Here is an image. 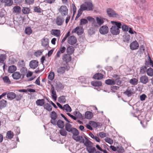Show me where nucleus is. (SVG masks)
Listing matches in <instances>:
<instances>
[{"label": "nucleus", "mask_w": 153, "mask_h": 153, "mask_svg": "<svg viewBox=\"0 0 153 153\" xmlns=\"http://www.w3.org/2000/svg\"><path fill=\"white\" fill-rule=\"evenodd\" d=\"M63 110H65L67 112H71V109L70 106L68 104H65L63 106Z\"/></svg>", "instance_id": "nucleus-34"}, {"label": "nucleus", "mask_w": 153, "mask_h": 153, "mask_svg": "<svg viewBox=\"0 0 153 153\" xmlns=\"http://www.w3.org/2000/svg\"><path fill=\"white\" fill-rule=\"evenodd\" d=\"M105 83L108 85H114L116 84L114 80L113 79H109L105 81Z\"/></svg>", "instance_id": "nucleus-26"}, {"label": "nucleus", "mask_w": 153, "mask_h": 153, "mask_svg": "<svg viewBox=\"0 0 153 153\" xmlns=\"http://www.w3.org/2000/svg\"><path fill=\"white\" fill-rule=\"evenodd\" d=\"M73 135H78L79 134V132L78 130L75 128H73L72 131H71Z\"/></svg>", "instance_id": "nucleus-48"}, {"label": "nucleus", "mask_w": 153, "mask_h": 153, "mask_svg": "<svg viewBox=\"0 0 153 153\" xmlns=\"http://www.w3.org/2000/svg\"><path fill=\"white\" fill-rule=\"evenodd\" d=\"M91 84L94 87H100L102 85V82L99 81H92L91 82Z\"/></svg>", "instance_id": "nucleus-21"}, {"label": "nucleus", "mask_w": 153, "mask_h": 153, "mask_svg": "<svg viewBox=\"0 0 153 153\" xmlns=\"http://www.w3.org/2000/svg\"><path fill=\"white\" fill-rule=\"evenodd\" d=\"M16 97L15 98L16 99V100L18 101L21 100L22 97H23V95L21 94H17V95L16 94Z\"/></svg>", "instance_id": "nucleus-55"}, {"label": "nucleus", "mask_w": 153, "mask_h": 153, "mask_svg": "<svg viewBox=\"0 0 153 153\" xmlns=\"http://www.w3.org/2000/svg\"><path fill=\"white\" fill-rule=\"evenodd\" d=\"M54 77V73L53 72H51L48 76V78L49 79L52 81Z\"/></svg>", "instance_id": "nucleus-51"}, {"label": "nucleus", "mask_w": 153, "mask_h": 153, "mask_svg": "<svg viewBox=\"0 0 153 153\" xmlns=\"http://www.w3.org/2000/svg\"><path fill=\"white\" fill-rule=\"evenodd\" d=\"M50 117L51 119H56L57 117V114L55 111H52L50 114Z\"/></svg>", "instance_id": "nucleus-44"}, {"label": "nucleus", "mask_w": 153, "mask_h": 153, "mask_svg": "<svg viewBox=\"0 0 153 153\" xmlns=\"http://www.w3.org/2000/svg\"><path fill=\"white\" fill-rule=\"evenodd\" d=\"M87 20L85 19H82L80 20V25H85L88 23Z\"/></svg>", "instance_id": "nucleus-57"}, {"label": "nucleus", "mask_w": 153, "mask_h": 153, "mask_svg": "<svg viewBox=\"0 0 153 153\" xmlns=\"http://www.w3.org/2000/svg\"><path fill=\"white\" fill-rule=\"evenodd\" d=\"M140 80V82L143 84H146L149 81L148 77L146 75H143L141 76Z\"/></svg>", "instance_id": "nucleus-10"}, {"label": "nucleus", "mask_w": 153, "mask_h": 153, "mask_svg": "<svg viewBox=\"0 0 153 153\" xmlns=\"http://www.w3.org/2000/svg\"><path fill=\"white\" fill-rule=\"evenodd\" d=\"M87 9V10H92V4L89 2L85 3Z\"/></svg>", "instance_id": "nucleus-36"}, {"label": "nucleus", "mask_w": 153, "mask_h": 153, "mask_svg": "<svg viewBox=\"0 0 153 153\" xmlns=\"http://www.w3.org/2000/svg\"><path fill=\"white\" fill-rule=\"evenodd\" d=\"M107 13L108 16L110 17L119 18V15L111 9L108 8L107 9Z\"/></svg>", "instance_id": "nucleus-2"}, {"label": "nucleus", "mask_w": 153, "mask_h": 153, "mask_svg": "<svg viewBox=\"0 0 153 153\" xmlns=\"http://www.w3.org/2000/svg\"><path fill=\"white\" fill-rule=\"evenodd\" d=\"M105 141L110 144H112L113 143V140L111 138L107 137L105 139Z\"/></svg>", "instance_id": "nucleus-52"}, {"label": "nucleus", "mask_w": 153, "mask_h": 153, "mask_svg": "<svg viewBox=\"0 0 153 153\" xmlns=\"http://www.w3.org/2000/svg\"><path fill=\"white\" fill-rule=\"evenodd\" d=\"M122 28L123 30L124 31H128V26L125 25H123Z\"/></svg>", "instance_id": "nucleus-61"}, {"label": "nucleus", "mask_w": 153, "mask_h": 153, "mask_svg": "<svg viewBox=\"0 0 153 153\" xmlns=\"http://www.w3.org/2000/svg\"><path fill=\"white\" fill-rule=\"evenodd\" d=\"M103 76L104 75L103 74L100 73H98L94 75L93 78L96 79H101L103 78Z\"/></svg>", "instance_id": "nucleus-17"}, {"label": "nucleus", "mask_w": 153, "mask_h": 153, "mask_svg": "<svg viewBox=\"0 0 153 153\" xmlns=\"http://www.w3.org/2000/svg\"><path fill=\"white\" fill-rule=\"evenodd\" d=\"M21 8L19 6H15L13 8V11L14 13H19L21 12Z\"/></svg>", "instance_id": "nucleus-30"}, {"label": "nucleus", "mask_w": 153, "mask_h": 153, "mask_svg": "<svg viewBox=\"0 0 153 153\" xmlns=\"http://www.w3.org/2000/svg\"><path fill=\"white\" fill-rule=\"evenodd\" d=\"M70 69V67L67 64H64L57 69V72L59 75H62L65 71H68Z\"/></svg>", "instance_id": "nucleus-1"}, {"label": "nucleus", "mask_w": 153, "mask_h": 153, "mask_svg": "<svg viewBox=\"0 0 153 153\" xmlns=\"http://www.w3.org/2000/svg\"><path fill=\"white\" fill-rule=\"evenodd\" d=\"M20 72L22 73V75L23 77L22 78H24V76L25 74V73L27 72V68L24 67H23L20 70Z\"/></svg>", "instance_id": "nucleus-50"}, {"label": "nucleus", "mask_w": 153, "mask_h": 153, "mask_svg": "<svg viewBox=\"0 0 153 153\" xmlns=\"http://www.w3.org/2000/svg\"><path fill=\"white\" fill-rule=\"evenodd\" d=\"M124 93L127 95L128 97H131L133 94V92L131 90L127 89L126 91L124 92Z\"/></svg>", "instance_id": "nucleus-45"}, {"label": "nucleus", "mask_w": 153, "mask_h": 153, "mask_svg": "<svg viewBox=\"0 0 153 153\" xmlns=\"http://www.w3.org/2000/svg\"><path fill=\"white\" fill-rule=\"evenodd\" d=\"M14 130V132L16 133V134L18 135L20 133V129L18 127H16Z\"/></svg>", "instance_id": "nucleus-64"}, {"label": "nucleus", "mask_w": 153, "mask_h": 153, "mask_svg": "<svg viewBox=\"0 0 153 153\" xmlns=\"http://www.w3.org/2000/svg\"><path fill=\"white\" fill-rule=\"evenodd\" d=\"M59 12L62 16H65L68 14V9L66 6L62 5L59 8Z\"/></svg>", "instance_id": "nucleus-3"}, {"label": "nucleus", "mask_w": 153, "mask_h": 153, "mask_svg": "<svg viewBox=\"0 0 153 153\" xmlns=\"http://www.w3.org/2000/svg\"><path fill=\"white\" fill-rule=\"evenodd\" d=\"M36 103L38 106H42L45 104V100L44 99L38 100L36 101Z\"/></svg>", "instance_id": "nucleus-20"}, {"label": "nucleus", "mask_w": 153, "mask_h": 153, "mask_svg": "<svg viewBox=\"0 0 153 153\" xmlns=\"http://www.w3.org/2000/svg\"><path fill=\"white\" fill-rule=\"evenodd\" d=\"M111 23L113 25H114L119 29L121 28V24L120 22L114 21H111Z\"/></svg>", "instance_id": "nucleus-37"}, {"label": "nucleus", "mask_w": 153, "mask_h": 153, "mask_svg": "<svg viewBox=\"0 0 153 153\" xmlns=\"http://www.w3.org/2000/svg\"><path fill=\"white\" fill-rule=\"evenodd\" d=\"M62 59L64 61L68 62L71 60V57L69 54H65L63 56Z\"/></svg>", "instance_id": "nucleus-12"}, {"label": "nucleus", "mask_w": 153, "mask_h": 153, "mask_svg": "<svg viewBox=\"0 0 153 153\" xmlns=\"http://www.w3.org/2000/svg\"><path fill=\"white\" fill-rule=\"evenodd\" d=\"M7 102L4 100H2L0 101V109L3 108L6 106Z\"/></svg>", "instance_id": "nucleus-23"}, {"label": "nucleus", "mask_w": 153, "mask_h": 153, "mask_svg": "<svg viewBox=\"0 0 153 153\" xmlns=\"http://www.w3.org/2000/svg\"><path fill=\"white\" fill-rule=\"evenodd\" d=\"M108 31V28L106 26H103L100 27L99 31L101 34H104L107 33Z\"/></svg>", "instance_id": "nucleus-8"}, {"label": "nucleus", "mask_w": 153, "mask_h": 153, "mask_svg": "<svg viewBox=\"0 0 153 153\" xmlns=\"http://www.w3.org/2000/svg\"><path fill=\"white\" fill-rule=\"evenodd\" d=\"M147 75L150 76H153V69L151 68H149L146 71Z\"/></svg>", "instance_id": "nucleus-32"}, {"label": "nucleus", "mask_w": 153, "mask_h": 153, "mask_svg": "<svg viewBox=\"0 0 153 153\" xmlns=\"http://www.w3.org/2000/svg\"><path fill=\"white\" fill-rule=\"evenodd\" d=\"M93 113L91 111H87L85 114V117L88 119H90L93 117Z\"/></svg>", "instance_id": "nucleus-24"}, {"label": "nucleus", "mask_w": 153, "mask_h": 153, "mask_svg": "<svg viewBox=\"0 0 153 153\" xmlns=\"http://www.w3.org/2000/svg\"><path fill=\"white\" fill-rule=\"evenodd\" d=\"M86 150L89 153H94L96 151V149L94 147L86 148Z\"/></svg>", "instance_id": "nucleus-46"}, {"label": "nucleus", "mask_w": 153, "mask_h": 153, "mask_svg": "<svg viewBox=\"0 0 153 153\" xmlns=\"http://www.w3.org/2000/svg\"><path fill=\"white\" fill-rule=\"evenodd\" d=\"M42 45L45 47L48 46L49 40L47 38L44 37L41 40Z\"/></svg>", "instance_id": "nucleus-11"}, {"label": "nucleus", "mask_w": 153, "mask_h": 153, "mask_svg": "<svg viewBox=\"0 0 153 153\" xmlns=\"http://www.w3.org/2000/svg\"><path fill=\"white\" fill-rule=\"evenodd\" d=\"M64 87L62 83L59 82H57L56 85V88L57 89H62Z\"/></svg>", "instance_id": "nucleus-47"}, {"label": "nucleus", "mask_w": 153, "mask_h": 153, "mask_svg": "<svg viewBox=\"0 0 153 153\" xmlns=\"http://www.w3.org/2000/svg\"><path fill=\"white\" fill-rule=\"evenodd\" d=\"M80 7H81L83 11L85 10H87V9L85 3L84 4H81L80 6Z\"/></svg>", "instance_id": "nucleus-62"}, {"label": "nucleus", "mask_w": 153, "mask_h": 153, "mask_svg": "<svg viewBox=\"0 0 153 153\" xmlns=\"http://www.w3.org/2000/svg\"><path fill=\"white\" fill-rule=\"evenodd\" d=\"M51 92L52 94V97L53 99L56 100L57 99V96L56 95V92L55 90V88L54 86L53 85H51Z\"/></svg>", "instance_id": "nucleus-13"}, {"label": "nucleus", "mask_w": 153, "mask_h": 153, "mask_svg": "<svg viewBox=\"0 0 153 153\" xmlns=\"http://www.w3.org/2000/svg\"><path fill=\"white\" fill-rule=\"evenodd\" d=\"M58 101L60 103H65L66 100L65 98V96H62L58 98Z\"/></svg>", "instance_id": "nucleus-41"}, {"label": "nucleus", "mask_w": 153, "mask_h": 153, "mask_svg": "<svg viewBox=\"0 0 153 153\" xmlns=\"http://www.w3.org/2000/svg\"><path fill=\"white\" fill-rule=\"evenodd\" d=\"M33 10L35 12H37L39 13H41L43 10L39 6H36L34 7Z\"/></svg>", "instance_id": "nucleus-38"}, {"label": "nucleus", "mask_w": 153, "mask_h": 153, "mask_svg": "<svg viewBox=\"0 0 153 153\" xmlns=\"http://www.w3.org/2000/svg\"><path fill=\"white\" fill-rule=\"evenodd\" d=\"M12 76L14 79L17 80L21 78V74L19 72H16L13 74Z\"/></svg>", "instance_id": "nucleus-15"}, {"label": "nucleus", "mask_w": 153, "mask_h": 153, "mask_svg": "<svg viewBox=\"0 0 153 153\" xmlns=\"http://www.w3.org/2000/svg\"><path fill=\"white\" fill-rule=\"evenodd\" d=\"M5 59V56L4 55H1L0 56V63H3Z\"/></svg>", "instance_id": "nucleus-63"}, {"label": "nucleus", "mask_w": 153, "mask_h": 153, "mask_svg": "<svg viewBox=\"0 0 153 153\" xmlns=\"http://www.w3.org/2000/svg\"><path fill=\"white\" fill-rule=\"evenodd\" d=\"M130 40V36L129 35H125L124 36L123 41L128 43Z\"/></svg>", "instance_id": "nucleus-42"}, {"label": "nucleus", "mask_w": 153, "mask_h": 153, "mask_svg": "<svg viewBox=\"0 0 153 153\" xmlns=\"http://www.w3.org/2000/svg\"><path fill=\"white\" fill-rule=\"evenodd\" d=\"M147 68L146 66H142L140 68V72L142 74L145 73L147 70Z\"/></svg>", "instance_id": "nucleus-43"}, {"label": "nucleus", "mask_w": 153, "mask_h": 153, "mask_svg": "<svg viewBox=\"0 0 153 153\" xmlns=\"http://www.w3.org/2000/svg\"><path fill=\"white\" fill-rule=\"evenodd\" d=\"M64 21L63 17L61 16H58L56 19V24L58 26L62 25Z\"/></svg>", "instance_id": "nucleus-7"}, {"label": "nucleus", "mask_w": 153, "mask_h": 153, "mask_svg": "<svg viewBox=\"0 0 153 153\" xmlns=\"http://www.w3.org/2000/svg\"><path fill=\"white\" fill-rule=\"evenodd\" d=\"M73 128H72L71 125L68 123H67L65 125V128L67 131L70 132L72 131Z\"/></svg>", "instance_id": "nucleus-27"}, {"label": "nucleus", "mask_w": 153, "mask_h": 153, "mask_svg": "<svg viewBox=\"0 0 153 153\" xmlns=\"http://www.w3.org/2000/svg\"><path fill=\"white\" fill-rule=\"evenodd\" d=\"M7 98L10 100H12L15 98L16 97V94L13 92H9L7 94Z\"/></svg>", "instance_id": "nucleus-16"}, {"label": "nucleus", "mask_w": 153, "mask_h": 153, "mask_svg": "<svg viewBox=\"0 0 153 153\" xmlns=\"http://www.w3.org/2000/svg\"><path fill=\"white\" fill-rule=\"evenodd\" d=\"M110 32L113 35H117L119 34L120 30L116 26H112L110 28Z\"/></svg>", "instance_id": "nucleus-4"}, {"label": "nucleus", "mask_w": 153, "mask_h": 153, "mask_svg": "<svg viewBox=\"0 0 153 153\" xmlns=\"http://www.w3.org/2000/svg\"><path fill=\"white\" fill-rule=\"evenodd\" d=\"M43 107L45 109L49 111H51L52 110V106L48 103L45 104Z\"/></svg>", "instance_id": "nucleus-25"}, {"label": "nucleus", "mask_w": 153, "mask_h": 153, "mask_svg": "<svg viewBox=\"0 0 153 153\" xmlns=\"http://www.w3.org/2000/svg\"><path fill=\"white\" fill-rule=\"evenodd\" d=\"M89 124L94 128H97L100 125L99 123H97L94 121H90L89 122Z\"/></svg>", "instance_id": "nucleus-49"}, {"label": "nucleus", "mask_w": 153, "mask_h": 153, "mask_svg": "<svg viewBox=\"0 0 153 153\" xmlns=\"http://www.w3.org/2000/svg\"><path fill=\"white\" fill-rule=\"evenodd\" d=\"M38 65V62L36 60H33L29 63V66L33 69H35Z\"/></svg>", "instance_id": "nucleus-9"}, {"label": "nucleus", "mask_w": 153, "mask_h": 153, "mask_svg": "<svg viewBox=\"0 0 153 153\" xmlns=\"http://www.w3.org/2000/svg\"><path fill=\"white\" fill-rule=\"evenodd\" d=\"M56 125L58 127L61 128H63L65 126V123L64 121L61 120H59L57 122Z\"/></svg>", "instance_id": "nucleus-18"}, {"label": "nucleus", "mask_w": 153, "mask_h": 153, "mask_svg": "<svg viewBox=\"0 0 153 153\" xmlns=\"http://www.w3.org/2000/svg\"><path fill=\"white\" fill-rule=\"evenodd\" d=\"M42 51L41 50L37 51L35 53L34 55L36 56H39L42 55Z\"/></svg>", "instance_id": "nucleus-59"}, {"label": "nucleus", "mask_w": 153, "mask_h": 153, "mask_svg": "<svg viewBox=\"0 0 153 153\" xmlns=\"http://www.w3.org/2000/svg\"><path fill=\"white\" fill-rule=\"evenodd\" d=\"M146 97V96L144 94H142L140 97V100L142 101L144 100Z\"/></svg>", "instance_id": "nucleus-60"}, {"label": "nucleus", "mask_w": 153, "mask_h": 153, "mask_svg": "<svg viewBox=\"0 0 153 153\" xmlns=\"http://www.w3.org/2000/svg\"><path fill=\"white\" fill-rule=\"evenodd\" d=\"M5 5L7 6H10L12 5L13 1L12 0H4Z\"/></svg>", "instance_id": "nucleus-31"}, {"label": "nucleus", "mask_w": 153, "mask_h": 153, "mask_svg": "<svg viewBox=\"0 0 153 153\" xmlns=\"http://www.w3.org/2000/svg\"><path fill=\"white\" fill-rule=\"evenodd\" d=\"M62 129H61L59 131V133L62 136H65L67 135V132L66 130L62 128Z\"/></svg>", "instance_id": "nucleus-56"}, {"label": "nucleus", "mask_w": 153, "mask_h": 153, "mask_svg": "<svg viewBox=\"0 0 153 153\" xmlns=\"http://www.w3.org/2000/svg\"><path fill=\"white\" fill-rule=\"evenodd\" d=\"M66 50L65 48L64 47H60L59 51L57 52L56 53V56L57 57H59L61 53H63Z\"/></svg>", "instance_id": "nucleus-14"}, {"label": "nucleus", "mask_w": 153, "mask_h": 153, "mask_svg": "<svg viewBox=\"0 0 153 153\" xmlns=\"http://www.w3.org/2000/svg\"><path fill=\"white\" fill-rule=\"evenodd\" d=\"M138 80L136 78H133L131 79L129 81V83L132 85L137 84Z\"/></svg>", "instance_id": "nucleus-40"}, {"label": "nucleus", "mask_w": 153, "mask_h": 153, "mask_svg": "<svg viewBox=\"0 0 153 153\" xmlns=\"http://www.w3.org/2000/svg\"><path fill=\"white\" fill-rule=\"evenodd\" d=\"M25 33L28 35H30L32 33V30L30 27H26L25 30Z\"/></svg>", "instance_id": "nucleus-33"}, {"label": "nucleus", "mask_w": 153, "mask_h": 153, "mask_svg": "<svg viewBox=\"0 0 153 153\" xmlns=\"http://www.w3.org/2000/svg\"><path fill=\"white\" fill-rule=\"evenodd\" d=\"M74 50V48L73 46H69L66 49V52L68 54L71 55L73 53Z\"/></svg>", "instance_id": "nucleus-22"}, {"label": "nucleus", "mask_w": 153, "mask_h": 153, "mask_svg": "<svg viewBox=\"0 0 153 153\" xmlns=\"http://www.w3.org/2000/svg\"><path fill=\"white\" fill-rule=\"evenodd\" d=\"M14 136L13 132L11 131H8L7 132L6 137L8 139H11L13 138Z\"/></svg>", "instance_id": "nucleus-28"}, {"label": "nucleus", "mask_w": 153, "mask_h": 153, "mask_svg": "<svg viewBox=\"0 0 153 153\" xmlns=\"http://www.w3.org/2000/svg\"><path fill=\"white\" fill-rule=\"evenodd\" d=\"M17 68L16 66L12 65L10 66L8 68V72L10 73H13L16 70Z\"/></svg>", "instance_id": "nucleus-19"}, {"label": "nucleus", "mask_w": 153, "mask_h": 153, "mask_svg": "<svg viewBox=\"0 0 153 153\" xmlns=\"http://www.w3.org/2000/svg\"><path fill=\"white\" fill-rule=\"evenodd\" d=\"M139 47V45L138 42L136 41H134L131 42L130 45V48L132 50L137 49Z\"/></svg>", "instance_id": "nucleus-6"}, {"label": "nucleus", "mask_w": 153, "mask_h": 153, "mask_svg": "<svg viewBox=\"0 0 153 153\" xmlns=\"http://www.w3.org/2000/svg\"><path fill=\"white\" fill-rule=\"evenodd\" d=\"M93 143L90 141L86 140L84 145L86 147V148L92 147H93Z\"/></svg>", "instance_id": "nucleus-29"}, {"label": "nucleus", "mask_w": 153, "mask_h": 153, "mask_svg": "<svg viewBox=\"0 0 153 153\" xmlns=\"http://www.w3.org/2000/svg\"><path fill=\"white\" fill-rule=\"evenodd\" d=\"M3 79L4 82L8 84L10 83V81L9 79V78L7 76H5L3 78Z\"/></svg>", "instance_id": "nucleus-54"}, {"label": "nucleus", "mask_w": 153, "mask_h": 153, "mask_svg": "<svg viewBox=\"0 0 153 153\" xmlns=\"http://www.w3.org/2000/svg\"><path fill=\"white\" fill-rule=\"evenodd\" d=\"M22 11L25 14H28L30 12V10L29 8L24 7L22 10Z\"/></svg>", "instance_id": "nucleus-39"}, {"label": "nucleus", "mask_w": 153, "mask_h": 153, "mask_svg": "<svg viewBox=\"0 0 153 153\" xmlns=\"http://www.w3.org/2000/svg\"><path fill=\"white\" fill-rule=\"evenodd\" d=\"M117 151L120 153H123L124 151L123 148L121 146L117 147Z\"/></svg>", "instance_id": "nucleus-58"}, {"label": "nucleus", "mask_w": 153, "mask_h": 153, "mask_svg": "<svg viewBox=\"0 0 153 153\" xmlns=\"http://www.w3.org/2000/svg\"><path fill=\"white\" fill-rule=\"evenodd\" d=\"M96 20L98 25L100 26L104 23V21L102 19H100L98 17H97Z\"/></svg>", "instance_id": "nucleus-53"}, {"label": "nucleus", "mask_w": 153, "mask_h": 153, "mask_svg": "<svg viewBox=\"0 0 153 153\" xmlns=\"http://www.w3.org/2000/svg\"><path fill=\"white\" fill-rule=\"evenodd\" d=\"M77 41V39L74 36H71L68 39V42L70 45H73L75 44Z\"/></svg>", "instance_id": "nucleus-5"}, {"label": "nucleus", "mask_w": 153, "mask_h": 153, "mask_svg": "<svg viewBox=\"0 0 153 153\" xmlns=\"http://www.w3.org/2000/svg\"><path fill=\"white\" fill-rule=\"evenodd\" d=\"M60 30L56 29L53 30V34H52L57 37H59L60 35Z\"/></svg>", "instance_id": "nucleus-35"}]
</instances>
